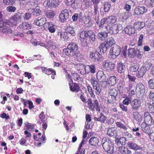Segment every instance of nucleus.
I'll return each instance as SVG.
<instances>
[{"mask_svg": "<svg viewBox=\"0 0 154 154\" xmlns=\"http://www.w3.org/2000/svg\"><path fill=\"white\" fill-rule=\"evenodd\" d=\"M70 91L72 92H78L79 91L80 87L79 85L76 83H73V81H71L69 83Z\"/></svg>", "mask_w": 154, "mask_h": 154, "instance_id": "6ab92c4d", "label": "nucleus"}, {"mask_svg": "<svg viewBox=\"0 0 154 154\" xmlns=\"http://www.w3.org/2000/svg\"><path fill=\"white\" fill-rule=\"evenodd\" d=\"M145 4L148 6L154 7V0H146Z\"/></svg>", "mask_w": 154, "mask_h": 154, "instance_id": "bf43d9fd", "label": "nucleus"}, {"mask_svg": "<svg viewBox=\"0 0 154 154\" xmlns=\"http://www.w3.org/2000/svg\"><path fill=\"white\" fill-rule=\"evenodd\" d=\"M114 44V40L113 38L111 37L108 38L105 44L102 43L99 45V48L100 52L101 53H105L108 48L111 47Z\"/></svg>", "mask_w": 154, "mask_h": 154, "instance_id": "20e7f679", "label": "nucleus"}, {"mask_svg": "<svg viewBox=\"0 0 154 154\" xmlns=\"http://www.w3.org/2000/svg\"><path fill=\"white\" fill-rule=\"evenodd\" d=\"M102 66L103 68L108 72L113 71L115 67V64L114 63L107 60L103 62Z\"/></svg>", "mask_w": 154, "mask_h": 154, "instance_id": "1a4fd4ad", "label": "nucleus"}, {"mask_svg": "<svg viewBox=\"0 0 154 154\" xmlns=\"http://www.w3.org/2000/svg\"><path fill=\"white\" fill-rule=\"evenodd\" d=\"M43 5L46 8H55L59 5L58 0H48L45 1Z\"/></svg>", "mask_w": 154, "mask_h": 154, "instance_id": "9b49d317", "label": "nucleus"}, {"mask_svg": "<svg viewBox=\"0 0 154 154\" xmlns=\"http://www.w3.org/2000/svg\"><path fill=\"white\" fill-rule=\"evenodd\" d=\"M108 36V33L105 32H99L98 34V38L99 39L102 41L106 40Z\"/></svg>", "mask_w": 154, "mask_h": 154, "instance_id": "7c9ffc66", "label": "nucleus"}, {"mask_svg": "<svg viewBox=\"0 0 154 154\" xmlns=\"http://www.w3.org/2000/svg\"><path fill=\"white\" fill-rule=\"evenodd\" d=\"M121 51V48L119 46L116 44L113 45L109 51V58L112 59H116L120 54Z\"/></svg>", "mask_w": 154, "mask_h": 154, "instance_id": "39448f33", "label": "nucleus"}, {"mask_svg": "<svg viewBox=\"0 0 154 154\" xmlns=\"http://www.w3.org/2000/svg\"><path fill=\"white\" fill-rule=\"evenodd\" d=\"M139 69L138 65H136L131 66L130 68V72L131 74L138 71Z\"/></svg>", "mask_w": 154, "mask_h": 154, "instance_id": "6e6d98bb", "label": "nucleus"}, {"mask_svg": "<svg viewBox=\"0 0 154 154\" xmlns=\"http://www.w3.org/2000/svg\"><path fill=\"white\" fill-rule=\"evenodd\" d=\"M116 126L118 127L119 128L124 130H127V128L126 126L120 122H116Z\"/></svg>", "mask_w": 154, "mask_h": 154, "instance_id": "864d4df0", "label": "nucleus"}, {"mask_svg": "<svg viewBox=\"0 0 154 154\" xmlns=\"http://www.w3.org/2000/svg\"><path fill=\"white\" fill-rule=\"evenodd\" d=\"M32 27V26L27 22L23 23L19 26V27L20 29H22L24 30L30 29Z\"/></svg>", "mask_w": 154, "mask_h": 154, "instance_id": "473e14b6", "label": "nucleus"}, {"mask_svg": "<svg viewBox=\"0 0 154 154\" xmlns=\"http://www.w3.org/2000/svg\"><path fill=\"white\" fill-rule=\"evenodd\" d=\"M69 17V12L66 9L63 10L60 14L59 18L61 22L65 21Z\"/></svg>", "mask_w": 154, "mask_h": 154, "instance_id": "4468645a", "label": "nucleus"}, {"mask_svg": "<svg viewBox=\"0 0 154 154\" xmlns=\"http://www.w3.org/2000/svg\"><path fill=\"white\" fill-rule=\"evenodd\" d=\"M66 31L67 33L71 34L72 36L75 35V33L74 28L70 26L68 27L66 29Z\"/></svg>", "mask_w": 154, "mask_h": 154, "instance_id": "de8ad7c7", "label": "nucleus"}, {"mask_svg": "<svg viewBox=\"0 0 154 154\" xmlns=\"http://www.w3.org/2000/svg\"><path fill=\"white\" fill-rule=\"evenodd\" d=\"M135 53L134 57H136L139 59H141L142 58L143 55V54L140 53L139 50L137 49Z\"/></svg>", "mask_w": 154, "mask_h": 154, "instance_id": "052dcab7", "label": "nucleus"}, {"mask_svg": "<svg viewBox=\"0 0 154 154\" xmlns=\"http://www.w3.org/2000/svg\"><path fill=\"white\" fill-rule=\"evenodd\" d=\"M32 14L29 13H26L23 16V19L24 20H28L31 17Z\"/></svg>", "mask_w": 154, "mask_h": 154, "instance_id": "338daca9", "label": "nucleus"}, {"mask_svg": "<svg viewBox=\"0 0 154 154\" xmlns=\"http://www.w3.org/2000/svg\"><path fill=\"white\" fill-rule=\"evenodd\" d=\"M3 2L7 5H13L15 3L14 0H3Z\"/></svg>", "mask_w": 154, "mask_h": 154, "instance_id": "603ef678", "label": "nucleus"}, {"mask_svg": "<svg viewBox=\"0 0 154 154\" xmlns=\"http://www.w3.org/2000/svg\"><path fill=\"white\" fill-rule=\"evenodd\" d=\"M127 47L126 46L121 51L120 54L121 56L125 58L127 56Z\"/></svg>", "mask_w": 154, "mask_h": 154, "instance_id": "0e129e2a", "label": "nucleus"}, {"mask_svg": "<svg viewBox=\"0 0 154 154\" xmlns=\"http://www.w3.org/2000/svg\"><path fill=\"white\" fill-rule=\"evenodd\" d=\"M81 68H84L86 73L90 72L94 74L96 72V66L94 64L87 65L86 66L81 63L77 65V70H80Z\"/></svg>", "mask_w": 154, "mask_h": 154, "instance_id": "423d86ee", "label": "nucleus"}, {"mask_svg": "<svg viewBox=\"0 0 154 154\" xmlns=\"http://www.w3.org/2000/svg\"><path fill=\"white\" fill-rule=\"evenodd\" d=\"M97 77L98 80L101 82H106V76L103 71H99L97 73Z\"/></svg>", "mask_w": 154, "mask_h": 154, "instance_id": "5701e85b", "label": "nucleus"}, {"mask_svg": "<svg viewBox=\"0 0 154 154\" xmlns=\"http://www.w3.org/2000/svg\"><path fill=\"white\" fill-rule=\"evenodd\" d=\"M137 48H130L128 49V54L129 57H134V56L135 54V51H136Z\"/></svg>", "mask_w": 154, "mask_h": 154, "instance_id": "a18cd8bd", "label": "nucleus"}, {"mask_svg": "<svg viewBox=\"0 0 154 154\" xmlns=\"http://www.w3.org/2000/svg\"><path fill=\"white\" fill-rule=\"evenodd\" d=\"M88 105L89 108L91 110H94L95 109L97 111L99 112L100 110V106L99 103L97 100L95 99L92 102L91 99H88Z\"/></svg>", "mask_w": 154, "mask_h": 154, "instance_id": "0eeeda50", "label": "nucleus"}, {"mask_svg": "<svg viewBox=\"0 0 154 154\" xmlns=\"http://www.w3.org/2000/svg\"><path fill=\"white\" fill-rule=\"evenodd\" d=\"M137 87L139 89L140 92H143L145 91L144 86L141 83H138L137 85Z\"/></svg>", "mask_w": 154, "mask_h": 154, "instance_id": "69168bd1", "label": "nucleus"}, {"mask_svg": "<svg viewBox=\"0 0 154 154\" xmlns=\"http://www.w3.org/2000/svg\"><path fill=\"white\" fill-rule=\"evenodd\" d=\"M38 141L40 142L37 145V146L38 147L40 146L42 144H43L46 142V137L45 134H44V132H43V133L42 135V137L40 138L39 140H38Z\"/></svg>", "mask_w": 154, "mask_h": 154, "instance_id": "37998d69", "label": "nucleus"}, {"mask_svg": "<svg viewBox=\"0 0 154 154\" xmlns=\"http://www.w3.org/2000/svg\"><path fill=\"white\" fill-rule=\"evenodd\" d=\"M131 106L134 110H137L141 105L140 101L137 99H134L131 102Z\"/></svg>", "mask_w": 154, "mask_h": 154, "instance_id": "a211bd4d", "label": "nucleus"}, {"mask_svg": "<svg viewBox=\"0 0 154 154\" xmlns=\"http://www.w3.org/2000/svg\"><path fill=\"white\" fill-rule=\"evenodd\" d=\"M119 150L122 154H131V151L125 147L119 148Z\"/></svg>", "mask_w": 154, "mask_h": 154, "instance_id": "79ce46f5", "label": "nucleus"}, {"mask_svg": "<svg viewBox=\"0 0 154 154\" xmlns=\"http://www.w3.org/2000/svg\"><path fill=\"white\" fill-rule=\"evenodd\" d=\"M111 5L109 2H105L104 4L103 9L104 12H107L110 10Z\"/></svg>", "mask_w": 154, "mask_h": 154, "instance_id": "3c124183", "label": "nucleus"}, {"mask_svg": "<svg viewBox=\"0 0 154 154\" xmlns=\"http://www.w3.org/2000/svg\"><path fill=\"white\" fill-rule=\"evenodd\" d=\"M116 77L115 76H111L107 81V82L110 86L114 85L116 82Z\"/></svg>", "mask_w": 154, "mask_h": 154, "instance_id": "ea45409f", "label": "nucleus"}, {"mask_svg": "<svg viewBox=\"0 0 154 154\" xmlns=\"http://www.w3.org/2000/svg\"><path fill=\"white\" fill-rule=\"evenodd\" d=\"M39 17L36 18L34 20L33 24L36 26H42L46 23V19L45 17H42L39 19Z\"/></svg>", "mask_w": 154, "mask_h": 154, "instance_id": "f3484780", "label": "nucleus"}, {"mask_svg": "<svg viewBox=\"0 0 154 154\" xmlns=\"http://www.w3.org/2000/svg\"><path fill=\"white\" fill-rule=\"evenodd\" d=\"M124 31L126 34L131 35L135 32V30L130 25H127L124 29Z\"/></svg>", "mask_w": 154, "mask_h": 154, "instance_id": "aec40b11", "label": "nucleus"}, {"mask_svg": "<svg viewBox=\"0 0 154 154\" xmlns=\"http://www.w3.org/2000/svg\"><path fill=\"white\" fill-rule=\"evenodd\" d=\"M94 11L93 13L94 15L96 18L97 17H98L99 14L98 7L97 5H94Z\"/></svg>", "mask_w": 154, "mask_h": 154, "instance_id": "4d7b16f0", "label": "nucleus"}, {"mask_svg": "<svg viewBox=\"0 0 154 154\" xmlns=\"http://www.w3.org/2000/svg\"><path fill=\"white\" fill-rule=\"evenodd\" d=\"M111 30L109 32H111L113 34H117L119 30H121L122 29V26L120 24H114L111 27Z\"/></svg>", "mask_w": 154, "mask_h": 154, "instance_id": "dca6fc26", "label": "nucleus"}, {"mask_svg": "<svg viewBox=\"0 0 154 154\" xmlns=\"http://www.w3.org/2000/svg\"><path fill=\"white\" fill-rule=\"evenodd\" d=\"M152 65V62L150 60L146 61L142 66L146 71L148 70Z\"/></svg>", "mask_w": 154, "mask_h": 154, "instance_id": "4c0bfd02", "label": "nucleus"}, {"mask_svg": "<svg viewBox=\"0 0 154 154\" xmlns=\"http://www.w3.org/2000/svg\"><path fill=\"white\" fill-rule=\"evenodd\" d=\"M106 21H107L106 18H104L101 19L100 23H97V24H98V27L100 28L103 26L105 24Z\"/></svg>", "mask_w": 154, "mask_h": 154, "instance_id": "680f3d73", "label": "nucleus"}, {"mask_svg": "<svg viewBox=\"0 0 154 154\" xmlns=\"http://www.w3.org/2000/svg\"><path fill=\"white\" fill-rule=\"evenodd\" d=\"M127 145L129 147L134 150L141 149H142L140 146L132 142H128Z\"/></svg>", "mask_w": 154, "mask_h": 154, "instance_id": "393cba45", "label": "nucleus"}, {"mask_svg": "<svg viewBox=\"0 0 154 154\" xmlns=\"http://www.w3.org/2000/svg\"><path fill=\"white\" fill-rule=\"evenodd\" d=\"M80 40L82 42L86 44L85 46H87L90 43L91 41L94 42L95 40V34L93 31L89 30L80 31L79 33Z\"/></svg>", "mask_w": 154, "mask_h": 154, "instance_id": "f03ea898", "label": "nucleus"}, {"mask_svg": "<svg viewBox=\"0 0 154 154\" xmlns=\"http://www.w3.org/2000/svg\"><path fill=\"white\" fill-rule=\"evenodd\" d=\"M90 57L95 62L101 61L103 60V57L99 52L96 51L95 52H91Z\"/></svg>", "mask_w": 154, "mask_h": 154, "instance_id": "f8f14e48", "label": "nucleus"}, {"mask_svg": "<svg viewBox=\"0 0 154 154\" xmlns=\"http://www.w3.org/2000/svg\"><path fill=\"white\" fill-rule=\"evenodd\" d=\"M134 118L138 124L140 123L142 121V116L140 114L137 112H133V114Z\"/></svg>", "mask_w": 154, "mask_h": 154, "instance_id": "cd10ccee", "label": "nucleus"}, {"mask_svg": "<svg viewBox=\"0 0 154 154\" xmlns=\"http://www.w3.org/2000/svg\"><path fill=\"white\" fill-rule=\"evenodd\" d=\"M115 142L117 145L121 144V145H124L126 142V138L124 137H121L120 138H116Z\"/></svg>", "mask_w": 154, "mask_h": 154, "instance_id": "c85d7f7f", "label": "nucleus"}, {"mask_svg": "<svg viewBox=\"0 0 154 154\" xmlns=\"http://www.w3.org/2000/svg\"><path fill=\"white\" fill-rule=\"evenodd\" d=\"M150 125H148L146 123L143 122L141 125L142 130L144 132L148 133L150 130Z\"/></svg>", "mask_w": 154, "mask_h": 154, "instance_id": "f704fd0d", "label": "nucleus"}, {"mask_svg": "<svg viewBox=\"0 0 154 154\" xmlns=\"http://www.w3.org/2000/svg\"><path fill=\"white\" fill-rule=\"evenodd\" d=\"M39 118L40 119L41 122H38L39 124L41 125L42 124V128H43V131L44 132L46 129L48 127L47 118L46 117L44 114V112H42L40 114L39 116Z\"/></svg>", "mask_w": 154, "mask_h": 154, "instance_id": "9d476101", "label": "nucleus"}, {"mask_svg": "<svg viewBox=\"0 0 154 154\" xmlns=\"http://www.w3.org/2000/svg\"><path fill=\"white\" fill-rule=\"evenodd\" d=\"M47 44V45L48 46V48L50 49L55 50L57 48L56 46L54 45V43L52 40L48 41Z\"/></svg>", "mask_w": 154, "mask_h": 154, "instance_id": "09e8293b", "label": "nucleus"}, {"mask_svg": "<svg viewBox=\"0 0 154 154\" xmlns=\"http://www.w3.org/2000/svg\"><path fill=\"white\" fill-rule=\"evenodd\" d=\"M63 52L69 57L74 56L75 55L68 46L67 48H64L63 49Z\"/></svg>", "mask_w": 154, "mask_h": 154, "instance_id": "a19ab883", "label": "nucleus"}, {"mask_svg": "<svg viewBox=\"0 0 154 154\" xmlns=\"http://www.w3.org/2000/svg\"><path fill=\"white\" fill-rule=\"evenodd\" d=\"M145 107L151 113H154V103H152V104L147 103L145 104Z\"/></svg>", "mask_w": 154, "mask_h": 154, "instance_id": "c9c22d12", "label": "nucleus"}, {"mask_svg": "<svg viewBox=\"0 0 154 154\" xmlns=\"http://www.w3.org/2000/svg\"><path fill=\"white\" fill-rule=\"evenodd\" d=\"M41 69L43 72L48 75H50L53 74L56 75V73L55 70L52 68H47V67H41Z\"/></svg>", "mask_w": 154, "mask_h": 154, "instance_id": "412c9836", "label": "nucleus"}, {"mask_svg": "<svg viewBox=\"0 0 154 154\" xmlns=\"http://www.w3.org/2000/svg\"><path fill=\"white\" fill-rule=\"evenodd\" d=\"M86 141L85 139H83L82 141L80 143L78 151L75 153V154H85V150L84 149H82V145L84 144Z\"/></svg>", "mask_w": 154, "mask_h": 154, "instance_id": "b1692460", "label": "nucleus"}, {"mask_svg": "<svg viewBox=\"0 0 154 154\" xmlns=\"http://www.w3.org/2000/svg\"><path fill=\"white\" fill-rule=\"evenodd\" d=\"M55 26L52 24L51 23H49L48 24V29L50 32L54 33L55 31Z\"/></svg>", "mask_w": 154, "mask_h": 154, "instance_id": "8fccbe9b", "label": "nucleus"}, {"mask_svg": "<svg viewBox=\"0 0 154 154\" xmlns=\"http://www.w3.org/2000/svg\"><path fill=\"white\" fill-rule=\"evenodd\" d=\"M125 66L122 63L120 62L118 64L117 69L119 72L120 73L123 72L125 71Z\"/></svg>", "mask_w": 154, "mask_h": 154, "instance_id": "58836bf2", "label": "nucleus"}, {"mask_svg": "<svg viewBox=\"0 0 154 154\" xmlns=\"http://www.w3.org/2000/svg\"><path fill=\"white\" fill-rule=\"evenodd\" d=\"M106 119V116L102 113L100 114L99 117L97 118L96 117H94V119L95 121H100L101 122L104 123Z\"/></svg>", "mask_w": 154, "mask_h": 154, "instance_id": "2f4dec72", "label": "nucleus"}, {"mask_svg": "<svg viewBox=\"0 0 154 154\" xmlns=\"http://www.w3.org/2000/svg\"><path fill=\"white\" fill-rule=\"evenodd\" d=\"M32 11L33 14L34 15L38 16L41 14V11L38 7H37L35 8L32 9Z\"/></svg>", "mask_w": 154, "mask_h": 154, "instance_id": "49530a36", "label": "nucleus"}, {"mask_svg": "<svg viewBox=\"0 0 154 154\" xmlns=\"http://www.w3.org/2000/svg\"><path fill=\"white\" fill-rule=\"evenodd\" d=\"M107 19V22L109 25H112L116 21V18L115 16H111L108 17Z\"/></svg>", "mask_w": 154, "mask_h": 154, "instance_id": "e433bc0d", "label": "nucleus"}, {"mask_svg": "<svg viewBox=\"0 0 154 154\" xmlns=\"http://www.w3.org/2000/svg\"><path fill=\"white\" fill-rule=\"evenodd\" d=\"M148 83L149 87L151 89H154V79H150Z\"/></svg>", "mask_w": 154, "mask_h": 154, "instance_id": "774afa93", "label": "nucleus"}, {"mask_svg": "<svg viewBox=\"0 0 154 154\" xmlns=\"http://www.w3.org/2000/svg\"><path fill=\"white\" fill-rule=\"evenodd\" d=\"M145 26L144 23L137 21L134 24V27L138 30H140L143 28Z\"/></svg>", "mask_w": 154, "mask_h": 154, "instance_id": "c756f323", "label": "nucleus"}, {"mask_svg": "<svg viewBox=\"0 0 154 154\" xmlns=\"http://www.w3.org/2000/svg\"><path fill=\"white\" fill-rule=\"evenodd\" d=\"M67 46L75 55L78 48V46L77 44L75 43H71L69 44Z\"/></svg>", "mask_w": 154, "mask_h": 154, "instance_id": "4be33fe9", "label": "nucleus"}, {"mask_svg": "<svg viewBox=\"0 0 154 154\" xmlns=\"http://www.w3.org/2000/svg\"><path fill=\"white\" fill-rule=\"evenodd\" d=\"M101 144L104 149L109 154H115L112 153L114 152L113 144L109 139L106 137L103 138Z\"/></svg>", "mask_w": 154, "mask_h": 154, "instance_id": "7ed1b4c3", "label": "nucleus"}, {"mask_svg": "<svg viewBox=\"0 0 154 154\" xmlns=\"http://www.w3.org/2000/svg\"><path fill=\"white\" fill-rule=\"evenodd\" d=\"M99 141V139L97 137H92L89 140L90 144L92 146H97L98 143Z\"/></svg>", "mask_w": 154, "mask_h": 154, "instance_id": "72a5a7b5", "label": "nucleus"}, {"mask_svg": "<svg viewBox=\"0 0 154 154\" xmlns=\"http://www.w3.org/2000/svg\"><path fill=\"white\" fill-rule=\"evenodd\" d=\"M16 10V8L15 7L12 6V5L8 6L6 8L7 11L8 12H14Z\"/></svg>", "mask_w": 154, "mask_h": 154, "instance_id": "e2e57ef3", "label": "nucleus"}, {"mask_svg": "<svg viewBox=\"0 0 154 154\" xmlns=\"http://www.w3.org/2000/svg\"><path fill=\"white\" fill-rule=\"evenodd\" d=\"M90 82L92 85L94 89L95 90L96 94L98 95L101 92V89L97 79L94 77H93L90 80Z\"/></svg>", "mask_w": 154, "mask_h": 154, "instance_id": "6e6552de", "label": "nucleus"}, {"mask_svg": "<svg viewBox=\"0 0 154 154\" xmlns=\"http://www.w3.org/2000/svg\"><path fill=\"white\" fill-rule=\"evenodd\" d=\"M146 71V70L142 66L140 68L138 69L136 73V76L138 78H141L145 74Z\"/></svg>", "mask_w": 154, "mask_h": 154, "instance_id": "a878e982", "label": "nucleus"}, {"mask_svg": "<svg viewBox=\"0 0 154 154\" xmlns=\"http://www.w3.org/2000/svg\"><path fill=\"white\" fill-rule=\"evenodd\" d=\"M116 132V130L112 128H110L108 129L107 134L109 136L112 137L114 135Z\"/></svg>", "mask_w": 154, "mask_h": 154, "instance_id": "13d9d810", "label": "nucleus"}, {"mask_svg": "<svg viewBox=\"0 0 154 154\" xmlns=\"http://www.w3.org/2000/svg\"><path fill=\"white\" fill-rule=\"evenodd\" d=\"M144 36L142 34H141L138 37V40L137 42V46H141L143 45V42Z\"/></svg>", "mask_w": 154, "mask_h": 154, "instance_id": "5fc2aeb1", "label": "nucleus"}, {"mask_svg": "<svg viewBox=\"0 0 154 154\" xmlns=\"http://www.w3.org/2000/svg\"><path fill=\"white\" fill-rule=\"evenodd\" d=\"M147 9L144 6H137L134 9V13L135 15H140L146 12Z\"/></svg>", "mask_w": 154, "mask_h": 154, "instance_id": "2eb2a0df", "label": "nucleus"}, {"mask_svg": "<svg viewBox=\"0 0 154 154\" xmlns=\"http://www.w3.org/2000/svg\"><path fill=\"white\" fill-rule=\"evenodd\" d=\"M45 15L48 18H53L55 15V12L51 10H45Z\"/></svg>", "mask_w": 154, "mask_h": 154, "instance_id": "c03bdc74", "label": "nucleus"}, {"mask_svg": "<svg viewBox=\"0 0 154 154\" xmlns=\"http://www.w3.org/2000/svg\"><path fill=\"white\" fill-rule=\"evenodd\" d=\"M144 122L146 123L148 125H152L154 123V121L149 112H146L144 114Z\"/></svg>", "mask_w": 154, "mask_h": 154, "instance_id": "ddd939ff", "label": "nucleus"}, {"mask_svg": "<svg viewBox=\"0 0 154 154\" xmlns=\"http://www.w3.org/2000/svg\"><path fill=\"white\" fill-rule=\"evenodd\" d=\"M21 18L19 15L16 14L11 17V21L7 20L0 21V35L7 34L11 32L12 30L9 26L16 25Z\"/></svg>", "mask_w": 154, "mask_h": 154, "instance_id": "f257e3e1", "label": "nucleus"}, {"mask_svg": "<svg viewBox=\"0 0 154 154\" xmlns=\"http://www.w3.org/2000/svg\"><path fill=\"white\" fill-rule=\"evenodd\" d=\"M57 35L60 36V38L62 40H66L69 38L68 34L66 32H58Z\"/></svg>", "mask_w": 154, "mask_h": 154, "instance_id": "bb28decb", "label": "nucleus"}]
</instances>
